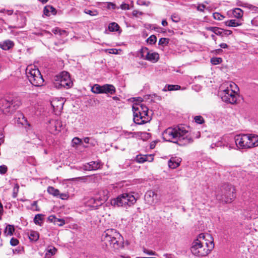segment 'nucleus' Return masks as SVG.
Here are the masks:
<instances>
[{
    "label": "nucleus",
    "mask_w": 258,
    "mask_h": 258,
    "mask_svg": "<svg viewBox=\"0 0 258 258\" xmlns=\"http://www.w3.org/2000/svg\"><path fill=\"white\" fill-rule=\"evenodd\" d=\"M115 91V88L112 85L105 84L102 85V93L113 94Z\"/></svg>",
    "instance_id": "obj_22"
},
{
    "label": "nucleus",
    "mask_w": 258,
    "mask_h": 258,
    "mask_svg": "<svg viewBox=\"0 0 258 258\" xmlns=\"http://www.w3.org/2000/svg\"><path fill=\"white\" fill-rule=\"evenodd\" d=\"M37 72H40L39 70L33 65L28 66L26 70V74L29 82L34 81L33 78L36 76Z\"/></svg>",
    "instance_id": "obj_14"
},
{
    "label": "nucleus",
    "mask_w": 258,
    "mask_h": 258,
    "mask_svg": "<svg viewBox=\"0 0 258 258\" xmlns=\"http://www.w3.org/2000/svg\"><path fill=\"white\" fill-rule=\"evenodd\" d=\"M60 31L61 32H59V35H67V31H66L60 29Z\"/></svg>",
    "instance_id": "obj_60"
},
{
    "label": "nucleus",
    "mask_w": 258,
    "mask_h": 258,
    "mask_svg": "<svg viewBox=\"0 0 258 258\" xmlns=\"http://www.w3.org/2000/svg\"><path fill=\"white\" fill-rule=\"evenodd\" d=\"M140 57L152 62H157L159 59L158 53L150 51L147 47H143L140 51Z\"/></svg>",
    "instance_id": "obj_10"
},
{
    "label": "nucleus",
    "mask_w": 258,
    "mask_h": 258,
    "mask_svg": "<svg viewBox=\"0 0 258 258\" xmlns=\"http://www.w3.org/2000/svg\"><path fill=\"white\" fill-rule=\"evenodd\" d=\"M157 195L153 191H148L145 195V199L146 201L150 204H152L154 202V200L157 198Z\"/></svg>",
    "instance_id": "obj_20"
},
{
    "label": "nucleus",
    "mask_w": 258,
    "mask_h": 258,
    "mask_svg": "<svg viewBox=\"0 0 258 258\" xmlns=\"http://www.w3.org/2000/svg\"><path fill=\"white\" fill-rule=\"evenodd\" d=\"M167 24H168V23H167V22L165 20H163L162 21V25L163 26H166L167 25Z\"/></svg>",
    "instance_id": "obj_62"
},
{
    "label": "nucleus",
    "mask_w": 258,
    "mask_h": 258,
    "mask_svg": "<svg viewBox=\"0 0 258 258\" xmlns=\"http://www.w3.org/2000/svg\"><path fill=\"white\" fill-rule=\"evenodd\" d=\"M14 46V43L13 41L10 40H7L0 43V48L5 50L12 48Z\"/></svg>",
    "instance_id": "obj_24"
},
{
    "label": "nucleus",
    "mask_w": 258,
    "mask_h": 258,
    "mask_svg": "<svg viewBox=\"0 0 258 258\" xmlns=\"http://www.w3.org/2000/svg\"><path fill=\"white\" fill-rule=\"evenodd\" d=\"M73 84V83L70 78V74L67 72H62L54 78L53 85L57 89L62 88H70L72 87Z\"/></svg>",
    "instance_id": "obj_8"
},
{
    "label": "nucleus",
    "mask_w": 258,
    "mask_h": 258,
    "mask_svg": "<svg viewBox=\"0 0 258 258\" xmlns=\"http://www.w3.org/2000/svg\"><path fill=\"white\" fill-rule=\"evenodd\" d=\"M180 161L176 158H171L168 161V166L171 169H175L179 165Z\"/></svg>",
    "instance_id": "obj_27"
},
{
    "label": "nucleus",
    "mask_w": 258,
    "mask_h": 258,
    "mask_svg": "<svg viewBox=\"0 0 258 258\" xmlns=\"http://www.w3.org/2000/svg\"><path fill=\"white\" fill-rule=\"evenodd\" d=\"M213 18L217 20H222L224 19L225 16L219 13L215 12L213 14Z\"/></svg>",
    "instance_id": "obj_38"
},
{
    "label": "nucleus",
    "mask_w": 258,
    "mask_h": 258,
    "mask_svg": "<svg viewBox=\"0 0 258 258\" xmlns=\"http://www.w3.org/2000/svg\"><path fill=\"white\" fill-rule=\"evenodd\" d=\"M36 76L33 78L34 81L30 82L34 86L40 87L43 85L44 79L40 72H37Z\"/></svg>",
    "instance_id": "obj_16"
},
{
    "label": "nucleus",
    "mask_w": 258,
    "mask_h": 258,
    "mask_svg": "<svg viewBox=\"0 0 258 258\" xmlns=\"http://www.w3.org/2000/svg\"><path fill=\"white\" fill-rule=\"evenodd\" d=\"M108 7L109 8H111L112 9H115L116 8L115 4L112 3H109L108 4Z\"/></svg>",
    "instance_id": "obj_57"
},
{
    "label": "nucleus",
    "mask_w": 258,
    "mask_h": 258,
    "mask_svg": "<svg viewBox=\"0 0 258 258\" xmlns=\"http://www.w3.org/2000/svg\"><path fill=\"white\" fill-rule=\"evenodd\" d=\"M69 196L68 194H66V193L60 194L59 192V195L58 196V197H59V198H60L62 200H67L69 198Z\"/></svg>",
    "instance_id": "obj_48"
},
{
    "label": "nucleus",
    "mask_w": 258,
    "mask_h": 258,
    "mask_svg": "<svg viewBox=\"0 0 258 258\" xmlns=\"http://www.w3.org/2000/svg\"><path fill=\"white\" fill-rule=\"evenodd\" d=\"M249 136V148L258 146V136L254 134L248 135Z\"/></svg>",
    "instance_id": "obj_23"
},
{
    "label": "nucleus",
    "mask_w": 258,
    "mask_h": 258,
    "mask_svg": "<svg viewBox=\"0 0 258 258\" xmlns=\"http://www.w3.org/2000/svg\"><path fill=\"white\" fill-rule=\"evenodd\" d=\"M29 237L31 240L37 241L39 239V235L37 232L31 231Z\"/></svg>",
    "instance_id": "obj_35"
},
{
    "label": "nucleus",
    "mask_w": 258,
    "mask_h": 258,
    "mask_svg": "<svg viewBox=\"0 0 258 258\" xmlns=\"http://www.w3.org/2000/svg\"><path fill=\"white\" fill-rule=\"evenodd\" d=\"M91 140L90 141L89 144H90V145L93 147L96 146L97 144V140L93 137H91Z\"/></svg>",
    "instance_id": "obj_50"
},
{
    "label": "nucleus",
    "mask_w": 258,
    "mask_h": 258,
    "mask_svg": "<svg viewBox=\"0 0 258 258\" xmlns=\"http://www.w3.org/2000/svg\"><path fill=\"white\" fill-rule=\"evenodd\" d=\"M18 123L21 124L24 126L27 132H28L31 130V126L30 123H28L27 119L23 114H21L20 116L17 119Z\"/></svg>",
    "instance_id": "obj_17"
},
{
    "label": "nucleus",
    "mask_w": 258,
    "mask_h": 258,
    "mask_svg": "<svg viewBox=\"0 0 258 258\" xmlns=\"http://www.w3.org/2000/svg\"><path fill=\"white\" fill-rule=\"evenodd\" d=\"M214 247L213 239L210 235L200 234L190 248L191 253L197 256L207 255Z\"/></svg>",
    "instance_id": "obj_2"
},
{
    "label": "nucleus",
    "mask_w": 258,
    "mask_h": 258,
    "mask_svg": "<svg viewBox=\"0 0 258 258\" xmlns=\"http://www.w3.org/2000/svg\"><path fill=\"white\" fill-rule=\"evenodd\" d=\"M144 252H146L147 254L150 255H156V253L155 251H153L152 250H149L145 249L144 250Z\"/></svg>",
    "instance_id": "obj_54"
},
{
    "label": "nucleus",
    "mask_w": 258,
    "mask_h": 258,
    "mask_svg": "<svg viewBox=\"0 0 258 258\" xmlns=\"http://www.w3.org/2000/svg\"><path fill=\"white\" fill-rule=\"evenodd\" d=\"M154 160V156L152 154L138 155L136 157V161L140 163H143L146 161L152 162Z\"/></svg>",
    "instance_id": "obj_18"
},
{
    "label": "nucleus",
    "mask_w": 258,
    "mask_h": 258,
    "mask_svg": "<svg viewBox=\"0 0 258 258\" xmlns=\"http://www.w3.org/2000/svg\"><path fill=\"white\" fill-rule=\"evenodd\" d=\"M195 121L198 124H203L205 122L204 118L201 115H197L194 117Z\"/></svg>",
    "instance_id": "obj_37"
},
{
    "label": "nucleus",
    "mask_w": 258,
    "mask_h": 258,
    "mask_svg": "<svg viewBox=\"0 0 258 258\" xmlns=\"http://www.w3.org/2000/svg\"><path fill=\"white\" fill-rule=\"evenodd\" d=\"M232 14L235 18L240 19L242 17L243 12L241 9L239 8H235L233 10Z\"/></svg>",
    "instance_id": "obj_30"
},
{
    "label": "nucleus",
    "mask_w": 258,
    "mask_h": 258,
    "mask_svg": "<svg viewBox=\"0 0 258 258\" xmlns=\"http://www.w3.org/2000/svg\"><path fill=\"white\" fill-rule=\"evenodd\" d=\"M82 143V140L78 137L74 138L72 141V146L74 147L75 146L81 145Z\"/></svg>",
    "instance_id": "obj_36"
},
{
    "label": "nucleus",
    "mask_w": 258,
    "mask_h": 258,
    "mask_svg": "<svg viewBox=\"0 0 258 258\" xmlns=\"http://www.w3.org/2000/svg\"><path fill=\"white\" fill-rule=\"evenodd\" d=\"M211 37H212V39H213V40H214V41H216V36H215V35L212 34V35H211Z\"/></svg>",
    "instance_id": "obj_63"
},
{
    "label": "nucleus",
    "mask_w": 258,
    "mask_h": 258,
    "mask_svg": "<svg viewBox=\"0 0 258 258\" xmlns=\"http://www.w3.org/2000/svg\"><path fill=\"white\" fill-rule=\"evenodd\" d=\"M162 137L165 141L174 143L183 141L184 144H187L193 141L188 131L183 125L167 128L162 133Z\"/></svg>",
    "instance_id": "obj_1"
},
{
    "label": "nucleus",
    "mask_w": 258,
    "mask_h": 258,
    "mask_svg": "<svg viewBox=\"0 0 258 258\" xmlns=\"http://www.w3.org/2000/svg\"><path fill=\"white\" fill-rule=\"evenodd\" d=\"M235 189L231 184H224L223 188L216 195L218 200L225 203H230L235 198Z\"/></svg>",
    "instance_id": "obj_6"
},
{
    "label": "nucleus",
    "mask_w": 258,
    "mask_h": 258,
    "mask_svg": "<svg viewBox=\"0 0 258 258\" xmlns=\"http://www.w3.org/2000/svg\"><path fill=\"white\" fill-rule=\"evenodd\" d=\"M99 163L96 161H91L83 165V169L85 170H95L99 168Z\"/></svg>",
    "instance_id": "obj_19"
},
{
    "label": "nucleus",
    "mask_w": 258,
    "mask_h": 258,
    "mask_svg": "<svg viewBox=\"0 0 258 258\" xmlns=\"http://www.w3.org/2000/svg\"><path fill=\"white\" fill-rule=\"evenodd\" d=\"M206 30L211 31L216 35L223 36V29L217 27H208L206 28Z\"/></svg>",
    "instance_id": "obj_26"
},
{
    "label": "nucleus",
    "mask_w": 258,
    "mask_h": 258,
    "mask_svg": "<svg viewBox=\"0 0 258 258\" xmlns=\"http://www.w3.org/2000/svg\"><path fill=\"white\" fill-rule=\"evenodd\" d=\"M225 25L228 27H237L241 25V23L239 21L236 20H229L225 21Z\"/></svg>",
    "instance_id": "obj_28"
},
{
    "label": "nucleus",
    "mask_w": 258,
    "mask_h": 258,
    "mask_svg": "<svg viewBox=\"0 0 258 258\" xmlns=\"http://www.w3.org/2000/svg\"><path fill=\"white\" fill-rule=\"evenodd\" d=\"M107 199V196H104L103 197L91 198L88 202L92 207H97L101 205Z\"/></svg>",
    "instance_id": "obj_15"
},
{
    "label": "nucleus",
    "mask_w": 258,
    "mask_h": 258,
    "mask_svg": "<svg viewBox=\"0 0 258 258\" xmlns=\"http://www.w3.org/2000/svg\"><path fill=\"white\" fill-rule=\"evenodd\" d=\"M171 18L173 22L176 23L179 22L180 20V18L179 16L176 14H174L172 15H171Z\"/></svg>",
    "instance_id": "obj_44"
},
{
    "label": "nucleus",
    "mask_w": 258,
    "mask_h": 258,
    "mask_svg": "<svg viewBox=\"0 0 258 258\" xmlns=\"http://www.w3.org/2000/svg\"><path fill=\"white\" fill-rule=\"evenodd\" d=\"M48 220L59 226H63L65 224V221L63 219L57 218L54 215H50L48 218Z\"/></svg>",
    "instance_id": "obj_21"
},
{
    "label": "nucleus",
    "mask_w": 258,
    "mask_h": 258,
    "mask_svg": "<svg viewBox=\"0 0 258 258\" xmlns=\"http://www.w3.org/2000/svg\"><path fill=\"white\" fill-rule=\"evenodd\" d=\"M169 41V39L167 38H161L160 39L158 44L160 45L165 46L167 45Z\"/></svg>",
    "instance_id": "obj_39"
},
{
    "label": "nucleus",
    "mask_w": 258,
    "mask_h": 258,
    "mask_svg": "<svg viewBox=\"0 0 258 258\" xmlns=\"http://www.w3.org/2000/svg\"><path fill=\"white\" fill-rule=\"evenodd\" d=\"M220 47L222 48H227L228 47V45L225 43H221L219 45Z\"/></svg>",
    "instance_id": "obj_59"
},
{
    "label": "nucleus",
    "mask_w": 258,
    "mask_h": 258,
    "mask_svg": "<svg viewBox=\"0 0 258 258\" xmlns=\"http://www.w3.org/2000/svg\"><path fill=\"white\" fill-rule=\"evenodd\" d=\"M109 53L110 54H117L118 50L116 49H110L108 50Z\"/></svg>",
    "instance_id": "obj_56"
},
{
    "label": "nucleus",
    "mask_w": 258,
    "mask_h": 258,
    "mask_svg": "<svg viewBox=\"0 0 258 258\" xmlns=\"http://www.w3.org/2000/svg\"><path fill=\"white\" fill-rule=\"evenodd\" d=\"M32 210L35 211H39L40 209L37 205V201H34L31 204Z\"/></svg>",
    "instance_id": "obj_46"
},
{
    "label": "nucleus",
    "mask_w": 258,
    "mask_h": 258,
    "mask_svg": "<svg viewBox=\"0 0 258 258\" xmlns=\"http://www.w3.org/2000/svg\"><path fill=\"white\" fill-rule=\"evenodd\" d=\"M52 31L55 34H59V32H61L60 29L59 28H55L54 29H53Z\"/></svg>",
    "instance_id": "obj_58"
},
{
    "label": "nucleus",
    "mask_w": 258,
    "mask_h": 258,
    "mask_svg": "<svg viewBox=\"0 0 258 258\" xmlns=\"http://www.w3.org/2000/svg\"><path fill=\"white\" fill-rule=\"evenodd\" d=\"M19 243V241L15 238H12L10 240V244L12 246H16Z\"/></svg>",
    "instance_id": "obj_49"
},
{
    "label": "nucleus",
    "mask_w": 258,
    "mask_h": 258,
    "mask_svg": "<svg viewBox=\"0 0 258 258\" xmlns=\"http://www.w3.org/2000/svg\"><path fill=\"white\" fill-rule=\"evenodd\" d=\"M120 8L122 10H129V9H130L129 5L128 4H125V3L122 4L120 5Z\"/></svg>",
    "instance_id": "obj_51"
},
{
    "label": "nucleus",
    "mask_w": 258,
    "mask_h": 258,
    "mask_svg": "<svg viewBox=\"0 0 258 258\" xmlns=\"http://www.w3.org/2000/svg\"><path fill=\"white\" fill-rule=\"evenodd\" d=\"M56 249L54 247H50L47 251L46 255L48 256H50L54 254L56 251Z\"/></svg>",
    "instance_id": "obj_40"
},
{
    "label": "nucleus",
    "mask_w": 258,
    "mask_h": 258,
    "mask_svg": "<svg viewBox=\"0 0 258 258\" xmlns=\"http://www.w3.org/2000/svg\"><path fill=\"white\" fill-rule=\"evenodd\" d=\"M249 136L248 135H239L235 137V142L239 149H247L249 147Z\"/></svg>",
    "instance_id": "obj_11"
},
{
    "label": "nucleus",
    "mask_w": 258,
    "mask_h": 258,
    "mask_svg": "<svg viewBox=\"0 0 258 258\" xmlns=\"http://www.w3.org/2000/svg\"><path fill=\"white\" fill-rule=\"evenodd\" d=\"M226 88L222 91L220 95L222 100L227 103L234 104L237 101V86L233 82L227 83Z\"/></svg>",
    "instance_id": "obj_5"
},
{
    "label": "nucleus",
    "mask_w": 258,
    "mask_h": 258,
    "mask_svg": "<svg viewBox=\"0 0 258 258\" xmlns=\"http://www.w3.org/2000/svg\"><path fill=\"white\" fill-rule=\"evenodd\" d=\"M222 61V58L220 57H212L211 59V62L214 65L220 64Z\"/></svg>",
    "instance_id": "obj_41"
},
{
    "label": "nucleus",
    "mask_w": 258,
    "mask_h": 258,
    "mask_svg": "<svg viewBox=\"0 0 258 258\" xmlns=\"http://www.w3.org/2000/svg\"><path fill=\"white\" fill-rule=\"evenodd\" d=\"M47 190L49 194L52 195L54 197H58L59 195V190L57 189L54 188L52 186H48Z\"/></svg>",
    "instance_id": "obj_32"
},
{
    "label": "nucleus",
    "mask_w": 258,
    "mask_h": 258,
    "mask_svg": "<svg viewBox=\"0 0 258 258\" xmlns=\"http://www.w3.org/2000/svg\"><path fill=\"white\" fill-rule=\"evenodd\" d=\"M43 14L46 16H50L51 15L56 14V10L52 6L50 5L46 6L43 10Z\"/></svg>",
    "instance_id": "obj_25"
},
{
    "label": "nucleus",
    "mask_w": 258,
    "mask_h": 258,
    "mask_svg": "<svg viewBox=\"0 0 258 258\" xmlns=\"http://www.w3.org/2000/svg\"><path fill=\"white\" fill-rule=\"evenodd\" d=\"M91 140V138L90 137H85L83 139V142L85 143L86 144H90V141Z\"/></svg>",
    "instance_id": "obj_55"
},
{
    "label": "nucleus",
    "mask_w": 258,
    "mask_h": 258,
    "mask_svg": "<svg viewBox=\"0 0 258 258\" xmlns=\"http://www.w3.org/2000/svg\"><path fill=\"white\" fill-rule=\"evenodd\" d=\"M157 40V38L155 35H152L147 39V42L150 44H154Z\"/></svg>",
    "instance_id": "obj_43"
},
{
    "label": "nucleus",
    "mask_w": 258,
    "mask_h": 258,
    "mask_svg": "<svg viewBox=\"0 0 258 258\" xmlns=\"http://www.w3.org/2000/svg\"><path fill=\"white\" fill-rule=\"evenodd\" d=\"M14 227L13 226L9 225L6 226L4 233L6 235H10L11 236L13 234V232H14Z\"/></svg>",
    "instance_id": "obj_33"
},
{
    "label": "nucleus",
    "mask_w": 258,
    "mask_h": 258,
    "mask_svg": "<svg viewBox=\"0 0 258 258\" xmlns=\"http://www.w3.org/2000/svg\"><path fill=\"white\" fill-rule=\"evenodd\" d=\"M139 103L133 104L132 109L134 114V121L138 124H142L150 121L151 118L148 115L149 109L146 105L140 103L142 99L139 98Z\"/></svg>",
    "instance_id": "obj_4"
},
{
    "label": "nucleus",
    "mask_w": 258,
    "mask_h": 258,
    "mask_svg": "<svg viewBox=\"0 0 258 258\" xmlns=\"http://www.w3.org/2000/svg\"><path fill=\"white\" fill-rule=\"evenodd\" d=\"M8 171V167L7 166L5 165H2L0 166V174H4Z\"/></svg>",
    "instance_id": "obj_47"
},
{
    "label": "nucleus",
    "mask_w": 258,
    "mask_h": 258,
    "mask_svg": "<svg viewBox=\"0 0 258 258\" xmlns=\"http://www.w3.org/2000/svg\"><path fill=\"white\" fill-rule=\"evenodd\" d=\"M101 239L106 246L109 245L114 249L122 246L123 238L115 229L106 230L102 234Z\"/></svg>",
    "instance_id": "obj_3"
},
{
    "label": "nucleus",
    "mask_w": 258,
    "mask_h": 258,
    "mask_svg": "<svg viewBox=\"0 0 258 258\" xmlns=\"http://www.w3.org/2000/svg\"><path fill=\"white\" fill-rule=\"evenodd\" d=\"M137 201V199L131 193H123L111 201L112 206L117 207H130Z\"/></svg>",
    "instance_id": "obj_7"
},
{
    "label": "nucleus",
    "mask_w": 258,
    "mask_h": 258,
    "mask_svg": "<svg viewBox=\"0 0 258 258\" xmlns=\"http://www.w3.org/2000/svg\"><path fill=\"white\" fill-rule=\"evenodd\" d=\"M206 8V6L203 4H200L197 7V10L200 12H203L204 11V9Z\"/></svg>",
    "instance_id": "obj_52"
},
{
    "label": "nucleus",
    "mask_w": 258,
    "mask_h": 258,
    "mask_svg": "<svg viewBox=\"0 0 258 258\" xmlns=\"http://www.w3.org/2000/svg\"><path fill=\"white\" fill-rule=\"evenodd\" d=\"M108 28L111 32L117 31L119 28V26L116 23L112 22L109 24Z\"/></svg>",
    "instance_id": "obj_34"
},
{
    "label": "nucleus",
    "mask_w": 258,
    "mask_h": 258,
    "mask_svg": "<svg viewBox=\"0 0 258 258\" xmlns=\"http://www.w3.org/2000/svg\"><path fill=\"white\" fill-rule=\"evenodd\" d=\"M64 103L63 99L55 98L51 102V105L56 114L60 113L63 109V106Z\"/></svg>",
    "instance_id": "obj_13"
},
{
    "label": "nucleus",
    "mask_w": 258,
    "mask_h": 258,
    "mask_svg": "<svg viewBox=\"0 0 258 258\" xmlns=\"http://www.w3.org/2000/svg\"><path fill=\"white\" fill-rule=\"evenodd\" d=\"M6 13L8 15H11L13 13V10H7V11L6 12Z\"/></svg>",
    "instance_id": "obj_61"
},
{
    "label": "nucleus",
    "mask_w": 258,
    "mask_h": 258,
    "mask_svg": "<svg viewBox=\"0 0 258 258\" xmlns=\"http://www.w3.org/2000/svg\"><path fill=\"white\" fill-rule=\"evenodd\" d=\"M138 13V12L137 11H134L133 12V14L134 16H137Z\"/></svg>",
    "instance_id": "obj_64"
},
{
    "label": "nucleus",
    "mask_w": 258,
    "mask_h": 258,
    "mask_svg": "<svg viewBox=\"0 0 258 258\" xmlns=\"http://www.w3.org/2000/svg\"><path fill=\"white\" fill-rule=\"evenodd\" d=\"M62 126V124L60 120L51 119L48 122L47 128L50 133L55 134L60 131Z\"/></svg>",
    "instance_id": "obj_12"
},
{
    "label": "nucleus",
    "mask_w": 258,
    "mask_h": 258,
    "mask_svg": "<svg viewBox=\"0 0 258 258\" xmlns=\"http://www.w3.org/2000/svg\"><path fill=\"white\" fill-rule=\"evenodd\" d=\"M43 215L38 214L35 215L34 218V222L35 224L41 226L43 224Z\"/></svg>",
    "instance_id": "obj_29"
},
{
    "label": "nucleus",
    "mask_w": 258,
    "mask_h": 258,
    "mask_svg": "<svg viewBox=\"0 0 258 258\" xmlns=\"http://www.w3.org/2000/svg\"><path fill=\"white\" fill-rule=\"evenodd\" d=\"M232 33V32L231 30L223 29V36L224 35L228 36V35H231Z\"/></svg>",
    "instance_id": "obj_53"
},
{
    "label": "nucleus",
    "mask_w": 258,
    "mask_h": 258,
    "mask_svg": "<svg viewBox=\"0 0 258 258\" xmlns=\"http://www.w3.org/2000/svg\"><path fill=\"white\" fill-rule=\"evenodd\" d=\"M180 88V87L178 85H169L167 86V89L169 91L177 90Z\"/></svg>",
    "instance_id": "obj_45"
},
{
    "label": "nucleus",
    "mask_w": 258,
    "mask_h": 258,
    "mask_svg": "<svg viewBox=\"0 0 258 258\" xmlns=\"http://www.w3.org/2000/svg\"><path fill=\"white\" fill-rule=\"evenodd\" d=\"M20 102L16 99L6 97L0 100V109L5 113H12L19 106Z\"/></svg>",
    "instance_id": "obj_9"
},
{
    "label": "nucleus",
    "mask_w": 258,
    "mask_h": 258,
    "mask_svg": "<svg viewBox=\"0 0 258 258\" xmlns=\"http://www.w3.org/2000/svg\"><path fill=\"white\" fill-rule=\"evenodd\" d=\"M85 13L90 15V16H96L98 15V12L97 10H91L89 9H85L84 10Z\"/></svg>",
    "instance_id": "obj_42"
},
{
    "label": "nucleus",
    "mask_w": 258,
    "mask_h": 258,
    "mask_svg": "<svg viewBox=\"0 0 258 258\" xmlns=\"http://www.w3.org/2000/svg\"><path fill=\"white\" fill-rule=\"evenodd\" d=\"M92 92L95 94H102V86L99 84H95L91 89Z\"/></svg>",
    "instance_id": "obj_31"
}]
</instances>
